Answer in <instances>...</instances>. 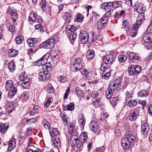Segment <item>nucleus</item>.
<instances>
[{
  "mask_svg": "<svg viewBox=\"0 0 152 152\" xmlns=\"http://www.w3.org/2000/svg\"><path fill=\"white\" fill-rule=\"evenodd\" d=\"M102 58L103 62L104 63L100 67L101 71L100 73L103 79H107L111 75V73L108 71V69L113 64V55L111 54H107L103 56Z\"/></svg>",
  "mask_w": 152,
  "mask_h": 152,
  "instance_id": "obj_1",
  "label": "nucleus"
},
{
  "mask_svg": "<svg viewBox=\"0 0 152 152\" xmlns=\"http://www.w3.org/2000/svg\"><path fill=\"white\" fill-rule=\"evenodd\" d=\"M125 137L121 140L122 146L125 149H128L130 148L132 143L134 141L136 137L135 135L132 134L130 131L126 132Z\"/></svg>",
  "mask_w": 152,
  "mask_h": 152,
  "instance_id": "obj_2",
  "label": "nucleus"
},
{
  "mask_svg": "<svg viewBox=\"0 0 152 152\" xmlns=\"http://www.w3.org/2000/svg\"><path fill=\"white\" fill-rule=\"evenodd\" d=\"M114 92V80L112 79L110 82L108 86V88L106 91V95L107 98H110V102L113 106L114 105V97H112L111 96L113 94Z\"/></svg>",
  "mask_w": 152,
  "mask_h": 152,
  "instance_id": "obj_3",
  "label": "nucleus"
},
{
  "mask_svg": "<svg viewBox=\"0 0 152 152\" xmlns=\"http://www.w3.org/2000/svg\"><path fill=\"white\" fill-rule=\"evenodd\" d=\"M24 74L25 72L19 77V79L22 81L21 83L22 87L24 88H28L29 86V79L27 77L25 76Z\"/></svg>",
  "mask_w": 152,
  "mask_h": 152,
  "instance_id": "obj_4",
  "label": "nucleus"
},
{
  "mask_svg": "<svg viewBox=\"0 0 152 152\" xmlns=\"http://www.w3.org/2000/svg\"><path fill=\"white\" fill-rule=\"evenodd\" d=\"M55 42L56 41L54 39L51 38L43 42L41 44V45L44 48L50 49L54 46V44Z\"/></svg>",
  "mask_w": 152,
  "mask_h": 152,
  "instance_id": "obj_5",
  "label": "nucleus"
},
{
  "mask_svg": "<svg viewBox=\"0 0 152 152\" xmlns=\"http://www.w3.org/2000/svg\"><path fill=\"white\" fill-rule=\"evenodd\" d=\"M87 36L88 33L86 31H81L79 37L81 43L85 44L88 42Z\"/></svg>",
  "mask_w": 152,
  "mask_h": 152,
  "instance_id": "obj_6",
  "label": "nucleus"
},
{
  "mask_svg": "<svg viewBox=\"0 0 152 152\" xmlns=\"http://www.w3.org/2000/svg\"><path fill=\"white\" fill-rule=\"evenodd\" d=\"M143 39L146 43H149V45L151 47H152V33H145L143 37Z\"/></svg>",
  "mask_w": 152,
  "mask_h": 152,
  "instance_id": "obj_7",
  "label": "nucleus"
},
{
  "mask_svg": "<svg viewBox=\"0 0 152 152\" xmlns=\"http://www.w3.org/2000/svg\"><path fill=\"white\" fill-rule=\"evenodd\" d=\"M5 103L7 111L9 113H11L15 109L14 103L12 102H9L7 100Z\"/></svg>",
  "mask_w": 152,
  "mask_h": 152,
  "instance_id": "obj_8",
  "label": "nucleus"
},
{
  "mask_svg": "<svg viewBox=\"0 0 152 152\" xmlns=\"http://www.w3.org/2000/svg\"><path fill=\"white\" fill-rule=\"evenodd\" d=\"M50 74L46 72H42L39 73V78L41 80H48L50 77Z\"/></svg>",
  "mask_w": 152,
  "mask_h": 152,
  "instance_id": "obj_9",
  "label": "nucleus"
},
{
  "mask_svg": "<svg viewBox=\"0 0 152 152\" xmlns=\"http://www.w3.org/2000/svg\"><path fill=\"white\" fill-rule=\"evenodd\" d=\"M149 126L147 123H145L142 124L141 126V133L144 135H146L148 134L149 130Z\"/></svg>",
  "mask_w": 152,
  "mask_h": 152,
  "instance_id": "obj_10",
  "label": "nucleus"
},
{
  "mask_svg": "<svg viewBox=\"0 0 152 152\" xmlns=\"http://www.w3.org/2000/svg\"><path fill=\"white\" fill-rule=\"evenodd\" d=\"M79 70L82 75L85 76V78L86 80H89L91 78L92 75L91 73L88 71L86 69H83L82 68Z\"/></svg>",
  "mask_w": 152,
  "mask_h": 152,
  "instance_id": "obj_11",
  "label": "nucleus"
},
{
  "mask_svg": "<svg viewBox=\"0 0 152 152\" xmlns=\"http://www.w3.org/2000/svg\"><path fill=\"white\" fill-rule=\"evenodd\" d=\"M79 70L82 75L85 76V78L86 80H89L91 78L92 75L91 73L88 71L86 69H83L82 68Z\"/></svg>",
  "mask_w": 152,
  "mask_h": 152,
  "instance_id": "obj_12",
  "label": "nucleus"
},
{
  "mask_svg": "<svg viewBox=\"0 0 152 152\" xmlns=\"http://www.w3.org/2000/svg\"><path fill=\"white\" fill-rule=\"evenodd\" d=\"M104 18H102L99 20L97 23V27L98 29H101L103 28L104 25L107 22V18H105L104 19Z\"/></svg>",
  "mask_w": 152,
  "mask_h": 152,
  "instance_id": "obj_13",
  "label": "nucleus"
},
{
  "mask_svg": "<svg viewBox=\"0 0 152 152\" xmlns=\"http://www.w3.org/2000/svg\"><path fill=\"white\" fill-rule=\"evenodd\" d=\"M90 130L93 132H96L98 129V124L97 122L95 121H92L89 126Z\"/></svg>",
  "mask_w": 152,
  "mask_h": 152,
  "instance_id": "obj_14",
  "label": "nucleus"
},
{
  "mask_svg": "<svg viewBox=\"0 0 152 152\" xmlns=\"http://www.w3.org/2000/svg\"><path fill=\"white\" fill-rule=\"evenodd\" d=\"M113 2L104 3L101 5V7L104 10H111L113 7Z\"/></svg>",
  "mask_w": 152,
  "mask_h": 152,
  "instance_id": "obj_15",
  "label": "nucleus"
},
{
  "mask_svg": "<svg viewBox=\"0 0 152 152\" xmlns=\"http://www.w3.org/2000/svg\"><path fill=\"white\" fill-rule=\"evenodd\" d=\"M82 67V64L74 63L71 66V70L73 72H76L79 70Z\"/></svg>",
  "mask_w": 152,
  "mask_h": 152,
  "instance_id": "obj_16",
  "label": "nucleus"
},
{
  "mask_svg": "<svg viewBox=\"0 0 152 152\" xmlns=\"http://www.w3.org/2000/svg\"><path fill=\"white\" fill-rule=\"evenodd\" d=\"M128 56L132 62L137 63L138 61L139 57L134 53H130Z\"/></svg>",
  "mask_w": 152,
  "mask_h": 152,
  "instance_id": "obj_17",
  "label": "nucleus"
},
{
  "mask_svg": "<svg viewBox=\"0 0 152 152\" xmlns=\"http://www.w3.org/2000/svg\"><path fill=\"white\" fill-rule=\"evenodd\" d=\"M137 12L140 13V14L137 17V20L140 21L142 23V22L144 20V10H136Z\"/></svg>",
  "mask_w": 152,
  "mask_h": 152,
  "instance_id": "obj_18",
  "label": "nucleus"
},
{
  "mask_svg": "<svg viewBox=\"0 0 152 152\" xmlns=\"http://www.w3.org/2000/svg\"><path fill=\"white\" fill-rule=\"evenodd\" d=\"M87 134L85 132L82 133L79 137V140L81 143L82 142L85 143L87 139Z\"/></svg>",
  "mask_w": 152,
  "mask_h": 152,
  "instance_id": "obj_19",
  "label": "nucleus"
},
{
  "mask_svg": "<svg viewBox=\"0 0 152 152\" xmlns=\"http://www.w3.org/2000/svg\"><path fill=\"white\" fill-rule=\"evenodd\" d=\"M9 124L6 123L5 124L0 123V131L1 133L6 132L9 127Z\"/></svg>",
  "mask_w": 152,
  "mask_h": 152,
  "instance_id": "obj_20",
  "label": "nucleus"
},
{
  "mask_svg": "<svg viewBox=\"0 0 152 152\" xmlns=\"http://www.w3.org/2000/svg\"><path fill=\"white\" fill-rule=\"evenodd\" d=\"M63 18L67 23H70L72 20V18L70 14L67 12H65L64 13Z\"/></svg>",
  "mask_w": 152,
  "mask_h": 152,
  "instance_id": "obj_21",
  "label": "nucleus"
},
{
  "mask_svg": "<svg viewBox=\"0 0 152 152\" xmlns=\"http://www.w3.org/2000/svg\"><path fill=\"white\" fill-rule=\"evenodd\" d=\"M16 146L15 139L12 138L10 140L9 144L8 149L11 151L13 150Z\"/></svg>",
  "mask_w": 152,
  "mask_h": 152,
  "instance_id": "obj_22",
  "label": "nucleus"
},
{
  "mask_svg": "<svg viewBox=\"0 0 152 152\" xmlns=\"http://www.w3.org/2000/svg\"><path fill=\"white\" fill-rule=\"evenodd\" d=\"M42 69L44 70V72H48L52 70L51 64L49 62L44 64L42 66Z\"/></svg>",
  "mask_w": 152,
  "mask_h": 152,
  "instance_id": "obj_23",
  "label": "nucleus"
},
{
  "mask_svg": "<svg viewBox=\"0 0 152 152\" xmlns=\"http://www.w3.org/2000/svg\"><path fill=\"white\" fill-rule=\"evenodd\" d=\"M47 56L46 55H45L43 56L42 58L40 59L37 60L36 62V65L37 66H39L42 65L43 63L44 64V62L45 61L47 60V58L46 57Z\"/></svg>",
  "mask_w": 152,
  "mask_h": 152,
  "instance_id": "obj_24",
  "label": "nucleus"
},
{
  "mask_svg": "<svg viewBox=\"0 0 152 152\" xmlns=\"http://www.w3.org/2000/svg\"><path fill=\"white\" fill-rule=\"evenodd\" d=\"M95 33L93 32H90L88 34L87 36V39H88V42L89 43L93 42H94V36Z\"/></svg>",
  "mask_w": 152,
  "mask_h": 152,
  "instance_id": "obj_25",
  "label": "nucleus"
},
{
  "mask_svg": "<svg viewBox=\"0 0 152 152\" xmlns=\"http://www.w3.org/2000/svg\"><path fill=\"white\" fill-rule=\"evenodd\" d=\"M78 122L80 125L83 126L86 123V118L83 114L79 115L78 117Z\"/></svg>",
  "mask_w": 152,
  "mask_h": 152,
  "instance_id": "obj_26",
  "label": "nucleus"
},
{
  "mask_svg": "<svg viewBox=\"0 0 152 152\" xmlns=\"http://www.w3.org/2000/svg\"><path fill=\"white\" fill-rule=\"evenodd\" d=\"M37 39L36 38H31L27 40V43L30 47L34 46L35 42L37 41Z\"/></svg>",
  "mask_w": 152,
  "mask_h": 152,
  "instance_id": "obj_27",
  "label": "nucleus"
},
{
  "mask_svg": "<svg viewBox=\"0 0 152 152\" xmlns=\"http://www.w3.org/2000/svg\"><path fill=\"white\" fill-rule=\"evenodd\" d=\"M13 82L12 80H7L6 83L5 88L7 90H9L13 87Z\"/></svg>",
  "mask_w": 152,
  "mask_h": 152,
  "instance_id": "obj_28",
  "label": "nucleus"
},
{
  "mask_svg": "<svg viewBox=\"0 0 152 152\" xmlns=\"http://www.w3.org/2000/svg\"><path fill=\"white\" fill-rule=\"evenodd\" d=\"M75 104L73 102H71L66 106H65L64 108V110H70L72 111L74 109Z\"/></svg>",
  "mask_w": 152,
  "mask_h": 152,
  "instance_id": "obj_29",
  "label": "nucleus"
},
{
  "mask_svg": "<svg viewBox=\"0 0 152 152\" xmlns=\"http://www.w3.org/2000/svg\"><path fill=\"white\" fill-rule=\"evenodd\" d=\"M94 51L92 50H89L86 53V57L89 59H91L94 57Z\"/></svg>",
  "mask_w": 152,
  "mask_h": 152,
  "instance_id": "obj_30",
  "label": "nucleus"
},
{
  "mask_svg": "<svg viewBox=\"0 0 152 152\" xmlns=\"http://www.w3.org/2000/svg\"><path fill=\"white\" fill-rule=\"evenodd\" d=\"M138 111L137 110H135L134 112L130 114L129 116V119L132 121H134L137 117V114Z\"/></svg>",
  "mask_w": 152,
  "mask_h": 152,
  "instance_id": "obj_31",
  "label": "nucleus"
},
{
  "mask_svg": "<svg viewBox=\"0 0 152 152\" xmlns=\"http://www.w3.org/2000/svg\"><path fill=\"white\" fill-rule=\"evenodd\" d=\"M49 131L52 137H54L59 134V131L56 128H53L52 130Z\"/></svg>",
  "mask_w": 152,
  "mask_h": 152,
  "instance_id": "obj_32",
  "label": "nucleus"
},
{
  "mask_svg": "<svg viewBox=\"0 0 152 152\" xmlns=\"http://www.w3.org/2000/svg\"><path fill=\"white\" fill-rule=\"evenodd\" d=\"M18 51L15 49H10L8 51V55L11 57H13L17 55Z\"/></svg>",
  "mask_w": 152,
  "mask_h": 152,
  "instance_id": "obj_33",
  "label": "nucleus"
},
{
  "mask_svg": "<svg viewBox=\"0 0 152 152\" xmlns=\"http://www.w3.org/2000/svg\"><path fill=\"white\" fill-rule=\"evenodd\" d=\"M75 27L73 25H69L67 26L66 31L69 33L70 32H74L75 31Z\"/></svg>",
  "mask_w": 152,
  "mask_h": 152,
  "instance_id": "obj_34",
  "label": "nucleus"
},
{
  "mask_svg": "<svg viewBox=\"0 0 152 152\" xmlns=\"http://www.w3.org/2000/svg\"><path fill=\"white\" fill-rule=\"evenodd\" d=\"M138 94L140 97H146L148 95V92L147 91L142 90L138 92Z\"/></svg>",
  "mask_w": 152,
  "mask_h": 152,
  "instance_id": "obj_35",
  "label": "nucleus"
},
{
  "mask_svg": "<svg viewBox=\"0 0 152 152\" xmlns=\"http://www.w3.org/2000/svg\"><path fill=\"white\" fill-rule=\"evenodd\" d=\"M53 143L55 148H58L61 147V143L59 139H55L54 140Z\"/></svg>",
  "mask_w": 152,
  "mask_h": 152,
  "instance_id": "obj_36",
  "label": "nucleus"
},
{
  "mask_svg": "<svg viewBox=\"0 0 152 152\" xmlns=\"http://www.w3.org/2000/svg\"><path fill=\"white\" fill-rule=\"evenodd\" d=\"M8 68L11 72H13L15 70V66L13 61H11L8 64Z\"/></svg>",
  "mask_w": 152,
  "mask_h": 152,
  "instance_id": "obj_37",
  "label": "nucleus"
},
{
  "mask_svg": "<svg viewBox=\"0 0 152 152\" xmlns=\"http://www.w3.org/2000/svg\"><path fill=\"white\" fill-rule=\"evenodd\" d=\"M120 80L119 78L115 80V88L117 89V90L121 88V86L120 85Z\"/></svg>",
  "mask_w": 152,
  "mask_h": 152,
  "instance_id": "obj_38",
  "label": "nucleus"
},
{
  "mask_svg": "<svg viewBox=\"0 0 152 152\" xmlns=\"http://www.w3.org/2000/svg\"><path fill=\"white\" fill-rule=\"evenodd\" d=\"M118 60L120 62H124L127 59V56L124 55H120L118 57Z\"/></svg>",
  "mask_w": 152,
  "mask_h": 152,
  "instance_id": "obj_39",
  "label": "nucleus"
},
{
  "mask_svg": "<svg viewBox=\"0 0 152 152\" xmlns=\"http://www.w3.org/2000/svg\"><path fill=\"white\" fill-rule=\"evenodd\" d=\"M17 91V89L15 87H14L13 88V89L9 92L8 94V95L9 96H14L15 95Z\"/></svg>",
  "mask_w": 152,
  "mask_h": 152,
  "instance_id": "obj_40",
  "label": "nucleus"
},
{
  "mask_svg": "<svg viewBox=\"0 0 152 152\" xmlns=\"http://www.w3.org/2000/svg\"><path fill=\"white\" fill-rule=\"evenodd\" d=\"M28 20L32 21L33 22H36V17L34 13H31L30 14Z\"/></svg>",
  "mask_w": 152,
  "mask_h": 152,
  "instance_id": "obj_41",
  "label": "nucleus"
},
{
  "mask_svg": "<svg viewBox=\"0 0 152 152\" xmlns=\"http://www.w3.org/2000/svg\"><path fill=\"white\" fill-rule=\"evenodd\" d=\"M122 3L121 1H117L115 2V8H118L119 9H123L122 7Z\"/></svg>",
  "mask_w": 152,
  "mask_h": 152,
  "instance_id": "obj_42",
  "label": "nucleus"
},
{
  "mask_svg": "<svg viewBox=\"0 0 152 152\" xmlns=\"http://www.w3.org/2000/svg\"><path fill=\"white\" fill-rule=\"evenodd\" d=\"M128 71L129 74L132 75H135L136 73L134 69V66H132L128 69Z\"/></svg>",
  "mask_w": 152,
  "mask_h": 152,
  "instance_id": "obj_43",
  "label": "nucleus"
},
{
  "mask_svg": "<svg viewBox=\"0 0 152 152\" xmlns=\"http://www.w3.org/2000/svg\"><path fill=\"white\" fill-rule=\"evenodd\" d=\"M79 137L78 134L77 133H73L71 135L70 139L74 140H79Z\"/></svg>",
  "mask_w": 152,
  "mask_h": 152,
  "instance_id": "obj_44",
  "label": "nucleus"
},
{
  "mask_svg": "<svg viewBox=\"0 0 152 152\" xmlns=\"http://www.w3.org/2000/svg\"><path fill=\"white\" fill-rule=\"evenodd\" d=\"M77 36V34L76 33H72L70 34V38L72 44L76 38Z\"/></svg>",
  "mask_w": 152,
  "mask_h": 152,
  "instance_id": "obj_45",
  "label": "nucleus"
},
{
  "mask_svg": "<svg viewBox=\"0 0 152 152\" xmlns=\"http://www.w3.org/2000/svg\"><path fill=\"white\" fill-rule=\"evenodd\" d=\"M53 101V99L51 97H49L47 99L46 103L44 105L45 107H47L49 106L50 104H51Z\"/></svg>",
  "mask_w": 152,
  "mask_h": 152,
  "instance_id": "obj_46",
  "label": "nucleus"
},
{
  "mask_svg": "<svg viewBox=\"0 0 152 152\" xmlns=\"http://www.w3.org/2000/svg\"><path fill=\"white\" fill-rule=\"evenodd\" d=\"M23 38L20 35H18L16 37V41L18 44H21L23 42Z\"/></svg>",
  "mask_w": 152,
  "mask_h": 152,
  "instance_id": "obj_47",
  "label": "nucleus"
},
{
  "mask_svg": "<svg viewBox=\"0 0 152 152\" xmlns=\"http://www.w3.org/2000/svg\"><path fill=\"white\" fill-rule=\"evenodd\" d=\"M141 23L140 21L137 20L136 22L134 24L133 27V29L137 30L140 26Z\"/></svg>",
  "mask_w": 152,
  "mask_h": 152,
  "instance_id": "obj_48",
  "label": "nucleus"
},
{
  "mask_svg": "<svg viewBox=\"0 0 152 152\" xmlns=\"http://www.w3.org/2000/svg\"><path fill=\"white\" fill-rule=\"evenodd\" d=\"M122 25L123 28H124L125 30H126V31L129 30V26L127 24L126 20H125L123 21L122 22Z\"/></svg>",
  "mask_w": 152,
  "mask_h": 152,
  "instance_id": "obj_49",
  "label": "nucleus"
},
{
  "mask_svg": "<svg viewBox=\"0 0 152 152\" xmlns=\"http://www.w3.org/2000/svg\"><path fill=\"white\" fill-rule=\"evenodd\" d=\"M75 91L76 92L77 95L78 96H83V94L82 91L79 89L78 87H76L75 89Z\"/></svg>",
  "mask_w": 152,
  "mask_h": 152,
  "instance_id": "obj_50",
  "label": "nucleus"
},
{
  "mask_svg": "<svg viewBox=\"0 0 152 152\" xmlns=\"http://www.w3.org/2000/svg\"><path fill=\"white\" fill-rule=\"evenodd\" d=\"M109 116V115L106 113H103L100 115L99 119L100 120H104Z\"/></svg>",
  "mask_w": 152,
  "mask_h": 152,
  "instance_id": "obj_51",
  "label": "nucleus"
},
{
  "mask_svg": "<svg viewBox=\"0 0 152 152\" xmlns=\"http://www.w3.org/2000/svg\"><path fill=\"white\" fill-rule=\"evenodd\" d=\"M38 107L37 106L35 105L34 106V108H33L32 110L30 111L29 113V114L30 115H33L36 112L37 110L38 109Z\"/></svg>",
  "mask_w": 152,
  "mask_h": 152,
  "instance_id": "obj_52",
  "label": "nucleus"
},
{
  "mask_svg": "<svg viewBox=\"0 0 152 152\" xmlns=\"http://www.w3.org/2000/svg\"><path fill=\"white\" fill-rule=\"evenodd\" d=\"M60 116L63 120V122L64 124H67V120L66 115L63 114H61Z\"/></svg>",
  "mask_w": 152,
  "mask_h": 152,
  "instance_id": "obj_53",
  "label": "nucleus"
},
{
  "mask_svg": "<svg viewBox=\"0 0 152 152\" xmlns=\"http://www.w3.org/2000/svg\"><path fill=\"white\" fill-rule=\"evenodd\" d=\"M42 124L45 129H49L50 125L48 122L46 120H44L42 121Z\"/></svg>",
  "mask_w": 152,
  "mask_h": 152,
  "instance_id": "obj_54",
  "label": "nucleus"
},
{
  "mask_svg": "<svg viewBox=\"0 0 152 152\" xmlns=\"http://www.w3.org/2000/svg\"><path fill=\"white\" fill-rule=\"evenodd\" d=\"M137 103V101L135 100L129 101L128 102L129 105L131 107H133L135 106Z\"/></svg>",
  "mask_w": 152,
  "mask_h": 152,
  "instance_id": "obj_55",
  "label": "nucleus"
},
{
  "mask_svg": "<svg viewBox=\"0 0 152 152\" xmlns=\"http://www.w3.org/2000/svg\"><path fill=\"white\" fill-rule=\"evenodd\" d=\"M79 141V140H70V143L71 145L73 147H75L77 145V144Z\"/></svg>",
  "mask_w": 152,
  "mask_h": 152,
  "instance_id": "obj_56",
  "label": "nucleus"
},
{
  "mask_svg": "<svg viewBox=\"0 0 152 152\" xmlns=\"http://www.w3.org/2000/svg\"><path fill=\"white\" fill-rule=\"evenodd\" d=\"M53 62L54 64H56L59 61L58 56H53Z\"/></svg>",
  "mask_w": 152,
  "mask_h": 152,
  "instance_id": "obj_57",
  "label": "nucleus"
},
{
  "mask_svg": "<svg viewBox=\"0 0 152 152\" xmlns=\"http://www.w3.org/2000/svg\"><path fill=\"white\" fill-rule=\"evenodd\" d=\"M100 99H97L93 102V104L95 107H98L100 104Z\"/></svg>",
  "mask_w": 152,
  "mask_h": 152,
  "instance_id": "obj_58",
  "label": "nucleus"
},
{
  "mask_svg": "<svg viewBox=\"0 0 152 152\" xmlns=\"http://www.w3.org/2000/svg\"><path fill=\"white\" fill-rule=\"evenodd\" d=\"M53 88L51 85L50 84L48 86L47 92L49 93H52L53 91Z\"/></svg>",
  "mask_w": 152,
  "mask_h": 152,
  "instance_id": "obj_59",
  "label": "nucleus"
},
{
  "mask_svg": "<svg viewBox=\"0 0 152 152\" xmlns=\"http://www.w3.org/2000/svg\"><path fill=\"white\" fill-rule=\"evenodd\" d=\"M125 94L126 100L128 101H130L132 99V96L131 94L128 92H126L125 93Z\"/></svg>",
  "mask_w": 152,
  "mask_h": 152,
  "instance_id": "obj_60",
  "label": "nucleus"
},
{
  "mask_svg": "<svg viewBox=\"0 0 152 152\" xmlns=\"http://www.w3.org/2000/svg\"><path fill=\"white\" fill-rule=\"evenodd\" d=\"M75 21L78 22H81L82 21V18L81 15L79 14L76 17Z\"/></svg>",
  "mask_w": 152,
  "mask_h": 152,
  "instance_id": "obj_61",
  "label": "nucleus"
},
{
  "mask_svg": "<svg viewBox=\"0 0 152 152\" xmlns=\"http://www.w3.org/2000/svg\"><path fill=\"white\" fill-rule=\"evenodd\" d=\"M134 69L136 74L139 73L141 70V68L138 65H136L135 67L134 66Z\"/></svg>",
  "mask_w": 152,
  "mask_h": 152,
  "instance_id": "obj_62",
  "label": "nucleus"
},
{
  "mask_svg": "<svg viewBox=\"0 0 152 152\" xmlns=\"http://www.w3.org/2000/svg\"><path fill=\"white\" fill-rule=\"evenodd\" d=\"M58 80L61 82L64 83L67 80V77L63 76H61L58 78Z\"/></svg>",
  "mask_w": 152,
  "mask_h": 152,
  "instance_id": "obj_63",
  "label": "nucleus"
},
{
  "mask_svg": "<svg viewBox=\"0 0 152 152\" xmlns=\"http://www.w3.org/2000/svg\"><path fill=\"white\" fill-rule=\"evenodd\" d=\"M21 96L23 99L26 100H28V98H29L28 94L27 92L24 93Z\"/></svg>",
  "mask_w": 152,
  "mask_h": 152,
  "instance_id": "obj_64",
  "label": "nucleus"
}]
</instances>
